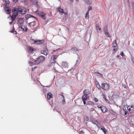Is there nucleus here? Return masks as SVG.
Returning <instances> with one entry per match:
<instances>
[{"instance_id":"nucleus-1","label":"nucleus","mask_w":134,"mask_h":134,"mask_svg":"<svg viewBox=\"0 0 134 134\" xmlns=\"http://www.w3.org/2000/svg\"><path fill=\"white\" fill-rule=\"evenodd\" d=\"M134 111V106L133 105L129 106L126 105L123 106L121 114L125 116L126 115L128 114L133 113Z\"/></svg>"},{"instance_id":"nucleus-2","label":"nucleus","mask_w":134,"mask_h":134,"mask_svg":"<svg viewBox=\"0 0 134 134\" xmlns=\"http://www.w3.org/2000/svg\"><path fill=\"white\" fill-rule=\"evenodd\" d=\"M44 60V57L43 56H40L36 59L34 61V63L35 64H38L43 62Z\"/></svg>"},{"instance_id":"nucleus-3","label":"nucleus","mask_w":134,"mask_h":134,"mask_svg":"<svg viewBox=\"0 0 134 134\" xmlns=\"http://www.w3.org/2000/svg\"><path fill=\"white\" fill-rule=\"evenodd\" d=\"M18 11L22 15L26 13V8L23 7L19 6L18 7Z\"/></svg>"},{"instance_id":"nucleus-4","label":"nucleus","mask_w":134,"mask_h":134,"mask_svg":"<svg viewBox=\"0 0 134 134\" xmlns=\"http://www.w3.org/2000/svg\"><path fill=\"white\" fill-rule=\"evenodd\" d=\"M110 85L107 83H103L101 84L102 88L103 90L105 91H107L110 89Z\"/></svg>"},{"instance_id":"nucleus-5","label":"nucleus","mask_w":134,"mask_h":134,"mask_svg":"<svg viewBox=\"0 0 134 134\" xmlns=\"http://www.w3.org/2000/svg\"><path fill=\"white\" fill-rule=\"evenodd\" d=\"M36 13L41 16L43 19L44 20L46 19V18L45 16V15L47 14L46 13L42 12H40L38 10L36 11Z\"/></svg>"},{"instance_id":"nucleus-6","label":"nucleus","mask_w":134,"mask_h":134,"mask_svg":"<svg viewBox=\"0 0 134 134\" xmlns=\"http://www.w3.org/2000/svg\"><path fill=\"white\" fill-rule=\"evenodd\" d=\"M128 120L130 124L134 125V115L130 116L128 118Z\"/></svg>"},{"instance_id":"nucleus-7","label":"nucleus","mask_w":134,"mask_h":134,"mask_svg":"<svg viewBox=\"0 0 134 134\" xmlns=\"http://www.w3.org/2000/svg\"><path fill=\"white\" fill-rule=\"evenodd\" d=\"M32 42V43L35 44L36 45L40 44L43 43L44 42V41L43 40H34L32 39L31 40Z\"/></svg>"},{"instance_id":"nucleus-8","label":"nucleus","mask_w":134,"mask_h":134,"mask_svg":"<svg viewBox=\"0 0 134 134\" xmlns=\"http://www.w3.org/2000/svg\"><path fill=\"white\" fill-rule=\"evenodd\" d=\"M112 46V47L114 48L113 51L114 52H115L117 51V49L118 48L117 45L115 40H114L113 42Z\"/></svg>"},{"instance_id":"nucleus-9","label":"nucleus","mask_w":134,"mask_h":134,"mask_svg":"<svg viewBox=\"0 0 134 134\" xmlns=\"http://www.w3.org/2000/svg\"><path fill=\"white\" fill-rule=\"evenodd\" d=\"M103 31L105 32V34L106 35L107 37H111V35L109 33L107 30V26H105L104 27Z\"/></svg>"},{"instance_id":"nucleus-10","label":"nucleus","mask_w":134,"mask_h":134,"mask_svg":"<svg viewBox=\"0 0 134 134\" xmlns=\"http://www.w3.org/2000/svg\"><path fill=\"white\" fill-rule=\"evenodd\" d=\"M58 56L56 55H53L51 57L52 63H55L56 62V59L57 58Z\"/></svg>"},{"instance_id":"nucleus-11","label":"nucleus","mask_w":134,"mask_h":134,"mask_svg":"<svg viewBox=\"0 0 134 134\" xmlns=\"http://www.w3.org/2000/svg\"><path fill=\"white\" fill-rule=\"evenodd\" d=\"M42 54L44 55H47L48 53V52L47 48H44L41 51Z\"/></svg>"},{"instance_id":"nucleus-12","label":"nucleus","mask_w":134,"mask_h":134,"mask_svg":"<svg viewBox=\"0 0 134 134\" xmlns=\"http://www.w3.org/2000/svg\"><path fill=\"white\" fill-rule=\"evenodd\" d=\"M61 66L63 68H66L68 67L67 63L66 62H63L61 64Z\"/></svg>"},{"instance_id":"nucleus-13","label":"nucleus","mask_w":134,"mask_h":134,"mask_svg":"<svg viewBox=\"0 0 134 134\" xmlns=\"http://www.w3.org/2000/svg\"><path fill=\"white\" fill-rule=\"evenodd\" d=\"M13 14L14 16H17L18 14V9L15 8L12 10Z\"/></svg>"},{"instance_id":"nucleus-14","label":"nucleus","mask_w":134,"mask_h":134,"mask_svg":"<svg viewBox=\"0 0 134 134\" xmlns=\"http://www.w3.org/2000/svg\"><path fill=\"white\" fill-rule=\"evenodd\" d=\"M92 122L93 123L96 125L98 127L100 128L101 127V126L100 124L97 120H92Z\"/></svg>"},{"instance_id":"nucleus-15","label":"nucleus","mask_w":134,"mask_h":134,"mask_svg":"<svg viewBox=\"0 0 134 134\" xmlns=\"http://www.w3.org/2000/svg\"><path fill=\"white\" fill-rule=\"evenodd\" d=\"M103 113H105L107 111V109L106 107L103 106H100L99 107Z\"/></svg>"},{"instance_id":"nucleus-16","label":"nucleus","mask_w":134,"mask_h":134,"mask_svg":"<svg viewBox=\"0 0 134 134\" xmlns=\"http://www.w3.org/2000/svg\"><path fill=\"white\" fill-rule=\"evenodd\" d=\"M25 17L26 19L27 20L29 18H34L36 19L37 18L36 17L29 14H27L26 15H25Z\"/></svg>"},{"instance_id":"nucleus-17","label":"nucleus","mask_w":134,"mask_h":134,"mask_svg":"<svg viewBox=\"0 0 134 134\" xmlns=\"http://www.w3.org/2000/svg\"><path fill=\"white\" fill-rule=\"evenodd\" d=\"M5 11L7 14H9L11 12L10 9L8 7H6L4 8Z\"/></svg>"},{"instance_id":"nucleus-18","label":"nucleus","mask_w":134,"mask_h":134,"mask_svg":"<svg viewBox=\"0 0 134 134\" xmlns=\"http://www.w3.org/2000/svg\"><path fill=\"white\" fill-rule=\"evenodd\" d=\"M85 3L87 4L91 5L92 4V0H83Z\"/></svg>"},{"instance_id":"nucleus-19","label":"nucleus","mask_w":134,"mask_h":134,"mask_svg":"<svg viewBox=\"0 0 134 134\" xmlns=\"http://www.w3.org/2000/svg\"><path fill=\"white\" fill-rule=\"evenodd\" d=\"M83 94L84 95L88 96V95L90 94V91L89 90L87 89L83 91Z\"/></svg>"},{"instance_id":"nucleus-20","label":"nucleus","mask_w":134,"mask_h":134,"mask_svg":"<svg viewBox=\"0 0 134 134\" xmlns=\"http://www.w3.org/2000/svg\"><path fill=\"white\" fill-rule=\"evenodd\" d=\"M47 98L48 100H50L51 98H53V95L50 93H48L47 94Z\"/></svg>"},{"instance_id":"nucleus-21","label":"nucleus","mask_w":134,"mask_h":134,"mask_svg":"<svg viewBox=\"0 0 134 134\" xmlns=\"http://www.w3.org/2000/svg\"><path fill=\"white\" fill-rule=\"evenodd\" d=\"M20 27L24 31H27V28L26 27H25V26L21 25L20 26Z\"/></svg>"},{"instance_id":"nucleus-22","label":"nucleus","mask_w":134,"mask_h":134,"mask_svg":"<svg viewBox=\"0 0 134 134\" xmlns=\"http://www.w3.org/2000/svg\"><path fill=\"white\" fill-rule=\"evenodd\" d=\"M23 22V19L22 18H20L18 20V23L20 24V26L22 25Z\"/></svg>"},{"instance_id":"nucleus-23","label":"nucleus","mask_w":134,"mask_h":134,"mask_svg":"<svg viewBox=\"0 0 134 134\" xmlns=\"http://www.w3.org/2000/svg\"><path fill=\"white\" fill-rule=\"evenodd\" d=\"M88 98V96L86 95H84L82 97V100H86Z\"/></svg>"},{"instance_id":"nucleus-24","label":"nucleus","mask_w":134,"mask_h":134,"mask_svg":"<svg viewBox=\"0 0 134 134\" xmlns=\"http://www.w3.org/2000/svg\"><path fill=\"white\" fill-rule=\"evenodd\" d=\"M36 22L35 21H33L29 23V25L30 26H34L36 25Z\"/></svg>"},{"instance_id":"nucleus-25","label":"nucleus","mask_w":134,"mask_h":134,"mask_svg":"<svg viewBox=\"0 0 134 134\" xmlns=\"http://www.w3.org/2000/svg\"><path fill=\"white\" fill-rule=\"evenodd\" d=\"M59 95L60 96L62 97V103L63 104H65V101L64 96L63 95L61 94H59Z\"/></svg>"},{"instance_id":"nucleus-26","label":"nucleus","mask_w":134,"mask_h":134,"mask_svg":"<svg viewBox=\"0 0 134 134\" xmlns=\"http://www.w3.org/2000/svg\"><path fill=\"white\" fill-rule=\"evenodd\" d=\"M34 48L32 47L29 46L28 47V51L31 53L32 52L34 51Z\"/></svg>"},{"instance_id":"nucleus-27","label":"nucleus","mask_w":134,"mask_h":134,"mask_svg":"<svg viewBox=\"0 0 134 134\" xmlns=\"http://www.w3.org/2000/svg\"><path fill=\"white\" fill-rule=\"evenodd\" d=\"M100 129L102 130L104 133L105 134L107 130L104 128V126L102 127Z\"/></svg>"},{"instance_id":"nucleus-28","label":"nucleus","mask_w":134,"mask_h":134,"mask_svg":"<svg viewBox=\"0 0 134 134\" xmlns=\"http://www.w3.org/2000/svg\"><path fill=\"white\" fill-rule=\"evenodd\" d=\"M103 99H104V100L108 103H109V101L107 99L105 94H103Z\"/></svg>"},{"instance_id":"nucleus-29","label":"nucleus","mask_w":134,"mask_h":134,"mask_svg":"<svg viewBox=\"0 0 134 134\" xmlns=\"http://www.w3.org/2000/svg\"><path fill=\"white\" fill-rule=\"evenodd\" d=\"M58 11L61 13H64V12H63V9H62L60 7H59L58 8Z\"/></svg>"},{"instance_id":"nucleus-30","label":"nucleus","mask_w":134,"mask_h":134,"mask_svg":"<svg viewBox=\"0 0 134 134\" xmlns=\"http://www.w3.org/2000/svg\"><path fill=\"white\" fill-rule=\"evenodd\" d=\"M16 17L17 16H14L13 15H12L11 17V19L12 20V21H14Z\"/></svg>"},{"instance_id":"nucleus-31","label":"nucleus","mask_w":134,"mask_h":134,"mask_svg":"<svg viewBox=\"0 0 134 134\" xmlns=\"http://www.w3.org/2000/svg\"><path fill=\"white\" fill-rule=\"evenodd\" d=\"M94 105V103L91 101H88L87 102V104L86 105H90L92 106H93Z\"/></svg>"},{"instance_id":"nucleus-32","label":"nucleus","mask_w":134,"mask_h":134,"mask_svg":"<svg viewBox=\"0 0 134 134\" xmlns=\"http://www.w3.org/2000/svg\"><path fill=\"white\" fill-rule=\"evenodd\" d=\"M31 1L33 3L35 4V3L36 4L37 6L38 5L37 4L38 2L36 0H31Z\"/></svg>"},{"instance_id":"nucleus-33","label":"nucleus","mask_w":134,"mask_h":134,"mask_svg":"<svg viewBox=\"0 0 134 134\" xmlns=\"http://www.w3.org/2000/svg\"><path fill=\"white\" fill-rule=\"evenodd\" d=\"M110 113L115 115H117V113L116 112H114L113 110H111L110 111Z\"/></svg>"},{"instance_id":"nucleus-34","label":"nucleus","mask_w":134,"mask_h":134,"mask_svg":"<svg viewBox=\"0 0 134 134\" xmlns=\"http://www.w3.org/2000/svg\"><path fill=\"white\" fill-rule=\"evenodd\" d=\"M86 19H88L89 18V12H87L86 14V15L85 16Z\"/></svg>"},{"instance_id":"nucleus-35","label":"nucleus","mask_w":134,"mask_h":134,"mask_svg":"<svg viewBox=\"0 0 134 134\" xmlns=\"http://www.w3.org/2000/svg\"><path fill=\"white\" fill-rule=\"evenodd\" d=\"M92 7L91 6H89L88 7V10L87 12H89V11L90 10H92Z\"/></svg>"},{"instance_id":"nucleus-36","label":"nucleus","mask_w":134,"mask_h":134,"mask_svg":"<svg viewBox=\"0 0 134 134\" xmlns=\"http://www.w3.org/2000/svg\"><path fill=\"white\" fill-rule=\"evenodd\" d=\"M34 61L33 62V63L32 62L29 61V63L30 66H32L34 64H35L34 63Z\"/></svg>"},{"instance_id":"nucleus-37","label":"nucleus","mask_w":134,"mask_h":134,"mask_svg":"<svg viewBox=\"0 0 134 134\" xmlns=\"http://www.w3.org/2000/svg\"><path fill=\"white\" fill-rule=\"evenodd\" d=\"M97 88L99 89H100L101 88V87L99 84H96V85Z\"/></svg>"},{"instance_id":"nucleus-38","label":"nucleus","mask_w":134,"mask_h":134,"mask_svg":"<svg viewBox=\"0 0 134 134\" xmlns=\"http://www.w3.org/2000/svg\"><path fill=\"white\" fill-rule=\"evenodd\" d=\"M79 133H85L84 131L81 129L79 130Z\"/></svg>"},{"instance_id":"nucleus-39","label":"nucleus","mask_w":134,"mask_h":134,"mask_svg":"<svg viewBox=\"0 0 134 134\" xmlns=\"http://www.w3.org/2000/svg\"><path fill=\"white\" fill-rule=\"evenodd\" d=\"M96 27L97 30L98 29L99 31H101V28L100 27H99L98 25H96Z\"/></svg>"},{"instance_id":"nucleus-40","label":"nucleus","mask_w":134,"mask_h":134,"mask_svg":"<svg viewBox=\"0 0 134 134\" xmlns=\"http://www.w3.org/2000/svg\"><path fill=\"white\" fill-rule=\"evenodd\" d=\"M14 32V34H17V32L16 31H14V29H13L12 31H11L10 32Z\"/></svg>"},{"instance_id":"nucleus-41","label":"nucleus","mask_w":134,"mask_h":134,"mask_svg":"<svg viewBox=\"0 0 134 134\" xmlns=\"http://www.w3.org/2000/svg\"><path fill=\"white\" fill-rule=\"evenodd\" d=\"M85 120L87 121L88 120V119L87 116H86L85 118H84Z\"/></svg>"},{"instance_id":"nucleus-42","label":"nucleus","mask_w":134,"mask_h":134,"mask_svg":"<svg viewBox=\"0 0 134 134\" xmlns=\"http://www.w3.org/2000/svg\"><path fill=\"white\" fill-rule=\"evenodd\" d=\"M94 100L96 102H97L98 101V99L96 97L94 98Z\"/></svg>"},{"instance_id":"nucleus-43","label":"nucleus","mask_w":134,"mask_h":134,"mask_svg":"<svg viewBox=\"0 0 134 134\" xmlns=\"http://www.w3.org/2000/svg\"><path fill=\"white\" fill-rule=\"evenodd\" d=\"M120 55H121L122 56H124V53H123V52L122 51L121 52H120Z\"/></svg>"},{"instance_id":"nucleus-44","label":"nucleus","mask_w":134,"mask_h":134,"mask_svg":"<svg viewBox=\"0 0 134 134\" xmlns=\"http://www.w3.org/2000/svg\"><path fill=\"white\" fill-rule=\"evenodd\" d=\"M72 49L75 51H77V48L75 47H74L72 48Z\"/></svg>"},{"instance_id":"nucleus-45","label":"nucleus","mask_w":134,"mask_h":134,"mask_svg":"<svg viewBox=\"0 0 134 134\" xmlns=\"http://www.w3.org/2000/svg\"><path fill=\"white\" fill-rule=\"evenodd\" d=\"M13 1L15 3H17L18 2V0H13Z\"/></svg>"},{"instance_id":"nucleus-46","label":"nucleus","mask_w":134,"mask_h":134,"mask_svg":"<svg viewBox=\"0 0 134 134\" xmlns=\"http://www.w3.org/2000/svg\"><path fill=\"white\" fill-rule=\"evenodd\" d=\"M13 21H12H12L10 22L9 23L10 24V25H12V23L13 22Z\"/></svg>"},{"instance_id":"nucleus-47","label":"nucleus","mask_w":134,"mask_h":134,"mask_svg":"<svg viewBox=\"0 0 134 134\" xmlns=\"http://www.w3.org/2000/svg\"><path fill=\"white\" fill-rule=\"evenodd\" d=\"M83 102L84 104H86V102H85L86 100H83Z\"/></svg>"},{"instance_id":"nucleus-48","label":"nucleus","mask_w":134,"mask_h":134,"mask_svg":"<svg viewBox=\"0 0 134 134\" xmlns=\"http://www.w3.org/2000/svg\"><path fill=\"white\" fill-rule=\"evenodd\" d=\"M97 73L98 74H99V75H100L101 76H103V75L102 74L100 73L99 72H97Z\"/></svg>"},{"instance_id":"nucleus-49","label":"nucleus","mask_w":134,"mask_h":134,"mask_svg":"<svg viewBox=\"0 0 134 134\" xmlns=\"http://www.w3.org/2000/svg\"><path fill=\"white\" fill-rule=\"evenodd\" d=\"M96 84H99V83L97 81H96Z\"/></svg>"},{"instance_id":"nucleus-50","label":"nucleus","mask_w":134,"mask_h":134,"mask_svg":"<svg viewBox=\"0 0 134 134\" xmlns=\"http://www.w3.org/2000/svg\"><path fill=\"white\" fill-rule=\"evenodd\" d=\"M65 15H67V13H66V12H64V13H63Z\"/></svg>"},{"instance_id":"nucleus-51","label":"nucleus","mask_w":134,"mask_h":134,"mask_svg":"<svg viewBox=\"0 0 134 134\" xmlns=\"http://www.w3.org/2000/svg\"><path fill=\"white\" fill-rule=\"evenodd\" d=\"M100 107V106H99V105H98V108H99Z\"/></svg>"},{"instance_id":"nucleus-52","label":"nucleus","mask_w":134,"mask_h":134,"mask_svg":"<svg viewBox=\"0 0 134 134\" xmlns=\"http://www.w3.org/2000/svg\"><path fill=\"white\" fill-rule=\"evenodd\" d=\"M119 57V55H117V58H118Z\"/></svg>"},{"instance_id":"nucleus-53","label":"nucleus","mask_w":134,"mask_h":134,"mask_svg":"<svg viewBox=\"0 0 134 134\" xmlns=\"http://www.w3.org/2000/svg\"><path fill=\"white\" fill-rule=\"evenodd\" d=\"M72 2L74 1V0H70Z\"/></svg>"},{"instance_id":"nucleus-54","label":"nucleus","mask_w":134,"mask_h":134,"mask_svg":"<svg viewBox=\"0 0 134 134\" xmlns=\"http://www.w3.org/2000/svg\"><path fill=\"white\" fill-rule=\"evenodd\" d=\"M34 70V68H32V70Z\"/></svg>"},{"instance_id":"nucleus-55","label":"nucleus","mask_w":134,"mask_h":134,"mask_svg":"<svg viewBox=\"0 0 134 134\" xmlns=\"http://www.w3.org/2000/svg\"><path fill=\"white\" fill-rule=\"evenodd\" d=\"M60 96V98L62 99V97L61 96Z\"/></svg>"},{"instance_id":"nucleus-56","label":"nucleus","mask_w":134,"mask_h":134,"mask_svg":"<svg viewBox=\"0 0 134 134\" xmlns=\"http://www.w3.org/2000/svg\"><path fill=\"white\" fill-rule=\"evenodd\" d=\"M36 68V67H35L34 68V69H35Z\"/></svg>"},{"instance_id":"nucleus-57","label":"nucleus","mask_w":134,"mask_h":134,"mask_svg":"<svg viewBox=\"0 0 134 134\" xmlns=\"http://www.w3.org/2000/svg\"><path fill=\"white\" fill-rule=\"evenodd\" d=\"M76 1H78L79 0H76Z\"/></svg>"},{"instance_id":"nucleus-58","label":"nucleus","mask_w":134,"mask_h":134,"mask_svg":"<svg viewBox=\"0 0 134 134\" xmlns=\"http://www.w3.org/2000/svg\"><path fill=\"white\" fill-rule=\"evenodd\" d=\"M92 110H93V108H92Z\"/></svg>"}]
</instances>
